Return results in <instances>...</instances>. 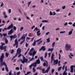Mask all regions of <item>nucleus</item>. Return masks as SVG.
Listing matches in <instances>:
<instances>
[{
  "mask_svg": "<svg viewBox=\"0 0 75 75\" xmlns=\"http://www.w3.org/2000/svg\"><path fill=\"white\" fill-rule=\"evenodd\" d=\"M4 53H2V55L1 56L0 58V66L1 67V66H3V65H4L6 67L5 69L6 71L7 72H8V69L7 67L6 63V62L4 61L3 62V58H4Z\"/></svg>",
  "mask_w": 75,
  "mask_h": 75,
  "instance_id": "nucleus-1",
  "label": "nucleus"
},
{
  "mask_svg": "<svg viewBox=\"0 0 75 75\" xmlns=\"http://www.w3.org/2000/svg\"><path fill=\"white\" fill-rule=\"evenodd\" d=\"M65 48L66 51H72V49H71V45L70 44H66L65 45Z\"/></svg>",
  "mask_w": 75,
  "mask_h": 75,
  "instance_id": "nucleus-2",
  "label": "nucleus"
},
{
  "mask_svg": "<svg viewBox=\"0 0 75 75\" xmlns=\"http://www.w3.org/2000/svg\"><path fill=\"white\" fill-rule=\"evenodd\" d=\"M20 60L22 64H24L25 62V63H27V61H28V59H25V57L23 56V60L21 59L18 60V62H20Z\"/></svg>",
  "mask_w": 75,
  "mask_h": 75,
  "instance_id": "nucleus-3",
  "label": "nucleus"
},
{
  "mask_svg": "<svg viewBox=\"0 0 75 75\" xmlns=\"http://www.w3.org/2000/svg\"><path fill=\"white\" fill-rule=\"evenodd\" d=\"M49 65V67H48V68H47V69L45 71V69H42V72L43 74H45V73H48V71H50V65ZM44 71H45L44 72Z\"/></svg>",
  "mask_w": 75,
  "mask_h": 75,
  "instance_id": "nucleus-4",
  "label": "nucleus"
},
{
  "mask_svg": "<svg viewBox=\"0 0 75 75\" xmlns=\"http://www.w3.org/2000/svg\"><path fill=\"white\" fill-rule=\"evenodd\" d=\"M13 23L9 25L8 28H4V30H6V31H7V29L8 30H10V29L11 28H13Z\"/></svg>",
  "mask_w": 75,
  "mask_h": 75,
  "instance_id": "nucleus-5",
  "label": "nucleus"
},
{
  "mask_svg": "<svg viewBox=\"0 0 75 75\" xmlns=\"http://www.w3.org/2000/svg\"><path fill=\"white\" fill-rule=\"evenodd\" d=\"M16 46V48H18V42L17 41V40L16 39L15 40V44L13 45V46Z\"/></svg>",
  "mask_w": 75,
  "mask_h": 75,
  "instance_id": "nucleus-6",
  "label": "nucleus"
},
{
  "mask_svg": "<svg viewBox=\"0 0 75 75\" xmlns=\"http://www.w3.org/2000/svg\"><path fill=\"white\" fill-rule=\"evenodd\" d=\"M37 53V51H33V54L32 55V58H31L30 59V61H33V59H34V55L36 54Z\"/></svg>",
  "mask_w": 75,
  "mask_h": 75,
  "instance_id": "nucleus-7",
  "label": "nucleus"
},
{
  "mask_svg": "<svg viewBox=\"0 0 75 75\" xmlns=\"http://www.w3.org/2000/svg\"><path fill=\"white\" fill-rule=\"evenodd\" d=\"M54 53H52V55L51 57V63L52 64V62L53 61V60L54 59Z\"/></svg>",
  "mask_w": 75,
  "mask_h": 75,
  "instance_id": "nucleus-8",
  "label": "nucleus"
},
{
  "mask_svg": "<svg viewBox=\"0 0 75 75\" xmlns=\"http://www.w3.org/2000/svg\"><path fill=\"white\" fill-rule=\"evenodd\" d=\"M21 52V50L20 49V48H19L17 50L16 54H17V55L18 54H20Z\"/></svg>",
  "mask_w": 75,
  "mask_h": 75,
  "instance_id": "nucleus-9",
  "label": "nucleus"
},
{
  "mask_svg": "<svg viewBox=\"0 0 75 75\" xmlns=\"http://www.w3.org/2000/svg\"><path fill=\"white\" fill-rule=\"evenodd\" d=\"M74 65H71L70 67L71 68V71L70 72H74Z\"/></svg>",
  "mask_w": 75,
  "mask_h": 75,
  "instance_id": "nucleus-10",
  "label": "nucleus"
},
{
  "mask_svg": "<svg viewBox=\"0 0 75 75\" xmlns=\"http://www.w3.org/2000/svg\"><path fill=\"white\" fill-rule=\"evenodd\" d=\"M13 28H11V29L9 31V33H8V35H11L13 33Z\"/></svg>",
  "mask_w": 75,
  "mask_h": 75,
  "instance_id": "nucleus-11",
  "label": "nucleus"
},
{
  "mask_svg": "<svg viewBox=\"0 0 75 75\" xmlns=\"http://www.w3.org/2000/svg\"><path fill=\"white\" fill-rule=\"evenodd\" d=\"M58 60L56 59V60H54L53 64L54 65H57L58 64Z\"/></svg>",
  "mask_w": 75,
  "mask_h": 75,
  "instance_id": "nucleus-12",
  "label": "nucleus"
},
{
  "mask_svg": "<svg viewBox=\"0 0 75 75\" xmlns=\"http://www.w3.org/2000/svg\"><path fill=\"white\" fill-rule=\"evenodd\" d=\"M45 61L46 63H45V62H44V64H43V65L44 67L46 66L47 67H47H48V62L46 60H45Z\"/></svg>",
  "mask_w": 75,
  "mask_h": 75,
  "instance_id": "nucleus-13",
  "label": "nucleus"
},
{
  "mask_svg": "<svg viewBox=\"0 0 75 75\" xmlns=\"http://www.w3.org/2000/svg\"><path fill=\"white\" fill-rule=\"evenodd\" d=\"M34 50V48H32L30 50V51L29 52V55L30 56H31L33 55V53H32V52L31 51H33Z\"/></svg>",
  "mask_w": 75,
  "mask_h": 75,
  "instance_id": "nucleus-14",
  "label": "nucleus"
},
{
  "mask_svg": "<svg viewBox=\"0 0 75 75\" xmlns=\"http://www.w3.org/2000/svg\"><path fill=\"white\" fill-rule=\"evenodd\" d=\"M35 62L37 64H40V57H39L38 59L36 60Z\"/></svg>",
  "mask_w": 75,
  "mask_h": 75,
  "instance_id": "nucleus-15",
  "label": "nucleus"
},
{
  "mask_svg": "<svg viewBox=\"0 0 75 75\" xmlns=\"http://www.w3.org/2000/svg\"><path fill=\"white\" fill-rule=\"evenodd\" d=\"M3 39H5V43L6 44H8V40L7 39L5 38H3Z\"/></svg>",
  "mask_w": 75,
  "mask_h": 75,
  "instance_id": "nucleus-16",
  "label": "nucleus"
},
{
  "mask_svg": "<svg viewBox=\"0 0 75 75\" xmlns=\"http://www.w3.org/2000/svg\"><path fill=\"white\" fill-rule=\"evenodd\" d=\"M26 37V36H25L24 38L23 39V40H22L23 41H22L20 43V44L21 45L23 44V43L24 42H25V38Z\"/></svg>",
  "mask_w": 75,
  "mask_h": 75,
  "instance_id": "nucleus-17",
  "label": "nucleus"
},
{
  "mask_svg": "<svg viewBox=\"0 0 75 75\" xmlns=\"http://www.w3.org/2000/svg\"><path fill=\"white\" fill-rule=\"evenodd\" d=\"M25 36V35H23V36H22L21 38L20 39L18 40V41H20V40H23V39L24 38V37Z\"/></svg>",
  "mask_w": 75,
  "mask_h": 75,
  "instance_id": "nucleus-18",
  "label": "nucleus"
},
{
  "mask_svg": "<svg viewBox=\"0 0 75 75\" xmlns=\"http://www.w3.org/2000/svg\"><path fill=\"white\" fill-rule=\"evenodd\" d=\"M37 35L38 36H40L41 35V33H40V30L38 31L36 33Z\"/></svg>",
  "mask_w": 75,
  "mask_h": 75,
  "instance_id": "nucleus-19",
  "label": "nucleus"
},
{
  "mask_svg": "<svg viewBox=\"0 0 75 75\" xmlns=\"http://www.w3.org/2000/svg\"><path fill=\"white\" fill-rule=\"evenodd\" d=\"M31 64L34 67V68H35V67H36L37 66V63H36V62L33 63Z\"/></svg>",
  "mask_w": 75,
  "mask_h": 75,
  "instance_id": "nucleus-20",
  "label": "nucleus"
},
{
  "mask_svg": "<svg viewBox=\"0 0 75 75\" xmlns=\"http://www.w3.org/2000/svg\"><path fill=\"white\" fill-rule=\"evenodd\" d=\"M36 45V41H35V40H34V42L32 44V45L33 46H35Z\"/></svg>",
  "mask_w": 75,
  "mask_h": 75,
  "instance_id": "nucleus-21",
  "label": "nucleus"
},
{
  "mask_svg": "<svg viewBox=\"0 0 75 75\" xmlns=\"http://www.w3.org/2000/svg\"><path fill=\"white\" fill-rule=\"evenodd\" d=\"M74 55L73 54H71V55H69L68 56H69V58H70V59H72V57H74Z\"/></svg>",
  "mask_w": 75,
  "mask_h": 75,
  "instance_id": "nucleus-22",
  "label": "nucleus"
},
{
  "mask_svg": "<svg viewBox=\"0 0 75 75\" xmlns=\"http://www.w3.org/2000/svg\"><path fill=\"white\" fill-rule=\"evenodd\" d=\"M42 23H48V21L47 20H43L42 21Z\"/></svg>",
  "mask_w": 75,
  "mask_h": 75,
  "instance_id": "nucleus-23",
  "label": "nucleus"
},
{
  "mask_svg": "<svg viewBox=\"0 0 75 75\" xmlns=\"http://www.w3.org/2000/svg\"><path fill=\"white\" fill-rule=\"evenodd\" d=\"M72 34V31L71 30L69 32L68 35H70Z\"/></svg>",
  "mask_w": 75,
  "mask_h": 75,
  "instance_id": "nucleus-24",
  "label": "nucleus"
},
{
  "mask_svg": "<svg viewBox=\"0 0 75 75\" xmlns=\"http://www.w3.org/2000/svg\"><path fill=\"white\" fill-rule=\"evenodd\" d=\"M17 56V54H15V56H13V57L12 58V61H13V59H14V58H16V57Z\"/></svg>",
  "mask_w": 75,
  "mask_h": 75,
  "instance_id": "nucleus-25",
  "label": "nucleus"
},
{
  "mask_svg": "<svg viewBox=\"0 0 75 75\" xmlns=\"http://www.w3.org/2000/svg\"><path fill=\"white\" fill-rule=\"evenodd\" d=\"M53 50H54L53 48H51L50 49V48H49L48 49V51L50 52V51H53Z\"/></svg>",
  "mask_w": 75,
  "mask_h": 75,
  "instance_id": "nucleus-26",
  "label": "nucleus"
},
{
  "mask_svg": "<svg viewBox=\"0 0 75 75\" xmlns=\"http://www.w3.org/2000/svg\"><path fill=\"white\" fill-rule=\"evenodd\" d=\"M50 38H49L48 39H47V42H50Z\"/></svg>",
  "mask_w": 75,
  "mask_h": 75,
  "instance_id": "nucleus-27",
  "label": "nucleus"
},
{
  "mask_svg": "<svg viewBox=\"0 0 75 75\" xmlns=\"http://www.w3.org/2000/svg\"><path fill=\"white\" fill-rule=\"evenodd\" d=\"M55 45V42H54L52 43V47H54Z\"/></svg>",
  "mask_w": 75,
  "mask_h": 75,
  "instance_id": "nucleus-28",
  "label": "nucleus"
},
{
  "mask_svg": "<svg viewBox=\"0 0 75 75\" xmlns=\"http://www.w3.org/2000/svg\"><path fill=\"white\" fill-rule=\"evenodd\" d=\"M68 73H66V71H64L63 74V75H67Z\"/></svg>",
  "mask_w": 75,
  "mask_h": 75,
  "instance_id": "nucleus-29",
  "label": "nucleus"
},
{
  "mask_svg": "<svg viewBox=\"0 0 75 75\" xmlns=\"http://www.w3.org/2000/svg\"><path fill=\"white\" fill-rule=\"evenodd\" d=\"M10 37L11 38V41L13 38V35H11L10 36Z\"/></svg>",
  "mask_w": 75,
  "mask_h": 75,
  "instance_id": "nucleus-30",
  "label": "nucleus"
},
{
  "mask_svg": "<svg viewBox=\"0 0 75 75\" xmlns=\"http://www.w3.org/2000/svg\"><path fill=\"white\" fill-rule=\"evenodd\" d=\"M45 48V46H42V47L39 50V51H42V49H44V48Z\"/></svg>",
  "mask_w": 75,
  "mask_h": 75,
  "instance_id": "nucleus-31",
  "label": "nucleus"
},
{
  "mask_svg": "<svg viewBox=\"0 0 75 75\" xmlns=\"http://www.w3.org/2000/svg\"><path fill=\"white\" fill-rule=\"evenodd\" d=\"M5 54L6 57H8V55H9V53L6 52V53Z\"/></svg>",
  "mask_w": 75,
  "mask_h": 75,
  "instance_id": "nucleus-32",
  "label": "nucleus"
},
{
  "mask_svg": "<svg viewBox=\"0 0 75 75\" xmlns=\"http://www.w3.org/2000/svg\"><path fill=\"white\" fill-rule=\"evenodd\" d=\"M31 1H30V2L28 3V7H29V6H30V5L31 4Z\"/></svg>",
  "mask_w": 75,
  "mask_h": 75,
  "instance_id": "nucleus-33",
  "label": "nucleus"
},
{
  "mask_svg": "<svg viewBox=\"0 0 75 75\" xmlns=\"http://www.w3.org/2000/svg\"><path fill=\"white\" fill-rule=\"evenodd\" d=\"M50 16H52L53 15V13L51 11H50Z\"/></svg>",
  "mask_w": 75,
  "mask_h": 75,
  "instance_id": "nucleus-34",
  "label": "nucleus"
},
{
  "mask_svg": "<svg viewBox=\"0 0 75 75\" xmlns=\"http://www.w3.org/2000/svg\"><path fill=\"white\" fill-rule=\"evenodd\" d=\"M23 29H24V27H21L20 29V31H22V30H23Z\"/></svg>",
  "mask_w": 75,
  "mask_h": 75,
  "instance_id": "nucleus-35",
  "label": "nucleus"
},
{
  "mask_svg": "<svg viewBox=\"0 0 75 75\" xmlns=\"http://www.w3.org/2000/svg\"><path fill=\"white\" fill-rule=\"evenodd\" d=\"M40 58L42 61H43V56H42L41 57H40Z\"/></svg>",
  "mask_w": 75,
  "mask_h": 75,
  "instance_id": "nucleus-36",
  "label": "nucleus"
},
{
  "mask_svg": "<svg viewBox=\"0 0 75 75\" xmlns=\"http://www.w3.org/2000/svg\"><path fill=\"white\" fill-rule=\"evenodd\" d=\"M1 46L3 47V45H6L4 43H3L2 42H1Z\"/></svg>",
  "mask_w": 75,
  "mask_h": 75,
  "instance_id": "nucleus-37",
  "label": "nucleus"
},
{
  "mask_svg": "<svg viewBox=\"0 0 75 75\" xmlns=\"http://www.w3.org/2000/svg\"><path fill=\"white\" fill-rule=\"evenodd\" d=\"M4 6V4H3V2H2L1 3V6L0 7H3V6Z\"/></svg>",
  "mask_w": 75,
  "mask_h": 75,
  "instance_id": "nucleus-38",
  "label": "nucleus"
},
{
  "mask_svg": "<svg viewBox=\"0 0 75 75\" xmlns=\"http://www.w3.org/2000/svg\"><path fill=\"white\" fill-rule=\"evenodd\" d=\"M47 52H46L45 54V58H46V57L47 56Z\"/></svg>",
  "mask_w": 75,
  "mask_h": 75,
  "instance_id": "nucleus-39",
  "label": "nucleus"
},
{
  "mask_svg": "<svg viewBox=\"0 0 75 75\" xmlns=\"http://www.w3.org/2000/svg\"><path fill=\"white\" fill-rule=\"evenodd\" d=\"M13 38H17V36H16V34H14L13 35Z\"/></svg>",
  "mask_w": 75,
  "mask_h": 75,
  "instance_id": "nucleus-40",
  "label": "nucleus"
},
{
  "mask_svg": "<svg viewBox=\"0 0 75 75\" xmlns=\"http://www.w3.org/2000/svg\"><path fill=\"white\" fill-rule=\"evenodd\" d=\"M68 25V23L66 22L64 24V26H67Z\"/></svg>",
  "mask_w": 75,
  "mask_h": 75,
  "instance_id": "nucleus-41",
  "label": "nucleus"
},
{
  "mask_svg": "<svg viewBox=\"0 0 75 75\" xmlns=\"http://www.w3.org/2000/svg\"><path fill=\"white\" fill-rule=\"evenodd\" d=\"M62 68V66H60L58 69V71H59L61 70V68Z\"/></svg>",
  "mask_w": 75,
  "mask_h": 75,
  "instance_id": "nucleus-42",
  "label": "nucleus"
},
{
  "mask_svg": "<svg viewBox=\"0 0 75 75\" xmlns=\"http://www.w3.org/2000/svg\"><path fill=\"white\" fill-rule=\"evenodd\" d=\"M59 60L61 59V54H59Z\"/></svg>",
  "mask_w": 75,
  "mask_h": 75,
  "instance_id": "nucleus-43",
  "label": "nucleus"
},
{
  "mask_svg": "<svg viewBox=\"0 0 75 75\" xmlns=\"http://www.w3.org/2000/svg\"><path fill=\"white\" fill-rule=\"evenodd\" d=\"M35 30H36V31H37L38 30V28L37 27H36L35 29L33 30V31H35Z\"/></svg>",
  "mask_w": 75,
  "mask_h": 75,
  "instance_id": "nucleus-44",
  "label": "nucleus"
},
{
  "mask_svg": "<svg viewBox=\"0 0 75 75\" xmlns=\"http://www.w3.org/2000/svg\"><path fill=\"white\" fill-rule=\"evenodd\" d=\"M33 72H35L36 71V69H35V68H33Z\"/></svg>",
  "mask_w": 75,
  "mask_h": 75,
  "instance_id": "nucleus-45",
  "label": "nucleus"
},
{
  "mask_svg": "<svg viewBox=\"0 0 75 75\" xmlns=\"http://www.w3.org/2000/svg\"><path fill=\"white\" fill-rule=\"evenodd\" d=\"M22 67H23V64H21L20 66V68L21 70H22Z\"/></svg>",
  "mask_w": 75,
  "mask_h": 75,
  "instance_id": "nucleus-46",
  "label": "nucleus"
},
{
  "mask_svg": "<svg viewBox=\"0 0 75 75\" xmlns=\"http://www.w3.org/2000/svg\"><path fill=\"white\" fill-rule=\"evenodd\" d=\"M32 67H33V65H32V64L31 65H30L29 66V68H30V69H31V68H32Z\"/></svg>",
  "mask_w": 75,
  "mask_h": 75,
  "instance_id": "nucleus-47",
  "label": "nucleus"
},
{
  "mask_svg": "<svg viewBox=\"0 0 75 75\" xmlns=\"http://www.w3.org/2000/svg\"><path fill=\"white\" fill-rule=\"evenodd\" d=\"M42 41H40V42H38V45H40V43H42Z\"/></svg>",
  "mask_w": 75,
  "mask_h": 75,
  "instance_id": "nucleus-48",
  "label": "nucleus"
},
{
  "mask_svg": "<svg viewBox=\"0 0 75 75\" xmlns=\"http://www.w3.org/2000/svg\"><path fill=\"white\" fill-rule=\"evenodd\" d=\"M8 13L10 14V13H11V10L10 9H9L8 10Z\"/></svg>",
  "mask_w": 75,
  "mask_h": 75,
  "instance_id": "nucleus-49",
  "label": "nucleus"
},
{
  "mask_svg": "<svg viewBox=\"0 0 75 75\" xmlns=\"http://www.w3.org/2000/svg\"><path fill=\"white\" fill-rule=\"evenodd\" d=\"M54 71H55V69H52V74L54 73Z\"/></svg>",
  "mask_w": 75,
  "mask_h": 75,
  "instance_id": "nucleus-50",
  "label": "nucleus"
},
{
  "mask_svg": "<svg viewBox=\"0 0 75 75\" xmlns=\"http://www.w3.org/2000/svg\"><path fill=\"white\" fill-rule=\"evenodd\" d=\"M7 47L6 46H4V47H3V50H4H4H6V47Z\"/></svg>",
  "mask_w": 75,
  "mask_h": 75,
  "instance_id": "nucleus-51",
  "label": "nucleus"
},
{
  "mask_svg": "<svg viewBox=\"0 0 75 75\" xmlns=\"http://www.w3.org/2000/svg\"><path fill=\"white\" fill-rule=\"evenodd\" d=\"M53 16H55L56 15V13L55 12H53Z\"/></svg>",
  "mask_w": 75,
  "mask_h": 75,
  "instance_id": "nucleus-52",
  "label": "nucleus"
},
{
  "mask_svg": "<svg viewBox=\"0 0 75 75\" xmlns=\"http://www.w3.org/2000/svg\"><path fill=\"white\" fill-rule=\"evenodd\" d=\"M65 33V31H61L60 32V34H63V33Z\"/></svg>",
  "mask_w": 75,
  "mask_h": 75,
  "instance_id": "nucleus-53",
  "label": "nucleus"
},
{
  "mask_svg": "<svg viewBox=\"0 0 75 75\" xmlns=\"http://www.w3.org/2000/svg\"><path fill=\"white\" fill-rule=\"evenodd\" d=\"M45 30V26H43L42 27V31H44Z\"/></svg>",
  "mask_w": 75,
  "mask_h": 75,
  "instance_id": "nucleus-54",
  "label": "nucleus"
},
{
  "mask_svg": "<svg viewBox=\"0 0 75 75\" xmlns=\"http://www.w3.org/2000/svg\"><path fill=\"white\" fill-rule=\"evenodd\" d=\"M66 7V6H64L62 7V9H63V10H64L65 8Z\"/></svg>",
  "mask_w": 75,
  "mask_h": 75,
  "instance_id": "nucleus-55",
  "label": "nucleus"
},
{
  "mask_svg": "<svg viewBox=\"0 0 75 75\" xmlns=\"http://www.w3.org/2000/svg\"><path fill=\"white\" fill-rule=\"evenodd\" d=\"M67 66H66L65 67V71H66V72H67Z\"/></svg>",
  "mask_w": 75,
  "mask_h": 75,
  "instance_id": "nucleus-56",
  "label": "nucleus"
},
{
  "mask_svg": "<svg viewBox=\"0 0 75 75\" xmlns=\"http://www.w3.org/2000/svg\"><path fill=\"white\" fill-rule=\"evenodd\" d=\"M3 36H4V37H6V36H7V34L6 33H4L3 35Z\"/></svg>",
  "mask_w": 75,
  "mask_h": 75,
  "instance_id": "nucleus-57",
  "label": "nucleus"
},
{
  "mask_svg": "<svg viewBox=\"0 0 75 75\" xmlns=\"http://www.w3.org/2000/svg\"><path fill=\"white\" fill-rule=\"evenodd\" d=\"M8 17V16H7V15H4V17L5 18H7Z\"/></svg>",
  "mask_w": 75,
  "mask_h": 75,
  "instance_id": "nucleus-58",
  "label": "nucleus"
},
{
  "mask_svg": "<svg viewBox=\"0 0 75 75\" xmlns=\"http://www.w3.org/2000/svg\"><path fill=\"white\" fill-rule=\"evenodd\" d=\"M72 26L73 27H75V22L74 23V24L72 25Z\"/></svg>",
  "mask_w": 75,
  "mask_h": 75,
  "instance_id": "nucleus-59",
  "label": "nucleus"
},
{
  "mask_svg": "<svg viewBox=\"0 0 75 75\" xmlns=\"http://www.w3.org/2000/svg\"><path fill=\"white\" fill-rule=\"evenodd\" d=\"M12 71V70H11L9 72V75H11V72Z\"/></svg>",
  "mask_w": 75,
  "mask_h": 75,
  "instance_id": "nucleus-60",
  "label": "nucleus"
},
{
  "mask_svg": "<svg viewBox=\"0 0 75 75\" xmlns=\"http://www.w3.org/2000/svg\"><path fill=\"white\" fill-rule=\"evenodd\" d=\"M14 50H12L11 51V54H13V52H14Z\"/></svg>",
  "mask_w": 75,
  "mask_h": 75,
  "instance_id": "nucleus-61",
  "label": "nucleus"
},
{
  "mask_svg": "<svg viewBox=\"0 0 75 75\" xmlns=\"http://www.w3.org/2000/svg\"><path fill=\"white\" fill-rule=\"evenodd\" d=\"M3 47L1 46H0V50H3Z\"/></svg>",
  "mask_w": 75,
  "mask_h": 75,
  "instance_id": "nucleus-62",
  "label": "nucleus"
},
{
  "mask_svg": "<svg viewBox=\"0 0 75 75\" xmlns=\"http://www.w3.org/2000/svg\"><path fill=\"white\" fill-rule=\"evenodd\" d=\"M68 24H69V25H72V23L71 22H69Z\"/></svg>",
  "mask_w": 75,
  "mask_h": 75,
  "instance_id": "nucleus-63",
  "label": "nucleus"
},
{
  "mask_svg": "<svg viewBox=\"0 0 75 75\" xmlns=\"http://www.w3.org/2000/svg\"><path fill=\"white\" fill-rule=\"evenodd\" d=\"M26 18L27 19V20H30V18L28 17V16H26Z\"/></svg>",
  "mask_w": 75,
  "mask_h": 75,
  "instance_id": "nucleus-64",
  "label": "nucleus"
}]
</instances>
